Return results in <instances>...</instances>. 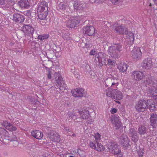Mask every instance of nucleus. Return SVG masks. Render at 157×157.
<instances>
[{"label":"nucleus","mask_w":157,"mask_h":157,"mask_svg":"<svg viewBox=\"0 0 157 157\" xmlns=\"http://www.w3.org/2000/svg\"><path fill=\"white\" fill-rule=\"evenodd\" d=\"M31 134L33 136L37 139H40L43 136L42 133L39 130L33 131Z\"/></svg>","instance_id":"19"},{"label":"nucleus","mask_w":157,"mask_h":157,"mask_svg":"<svg viewBox=\"0 0 157 157\" xmlns=\"http://www.w3.org/2000/svg\"><path fill=\"white\" fill-rule=\"evenodd\" d=\"M122 50L123 48L121 44H114L113 45L109 47L107 51L109 55L116 59L120 56Z\"/></svg>","instance_id":"3"},{"label":"nucleus","mask_w":157,"mask_h":157,"mask_svg":"<svg viewBox=\"0 0 157 157\" xmlns=\"http://www.w3.org/2000/svg\"><path fill=\"white\" fill-rule=\"evenodd\" d=\"M117 109L115 108H111V110L110 111L112 114H114L117 113Z\"/></svg>","instance_id":"57"},{"label":"nucleus","mask_w":157,"mask_h":157,"mask_svg":"<svg viewBox=\"0 0 157 157\" xmlns=\"http://www.w3.org/2000/svg\"><path fill=\"white\" fill-rule=\"evenodd\" d=\"M119 141L121 145L124 149H127L130 146V140L126 134H122L121 135Z\"/></svg>","instance_id":"6"},{"label":"nucleus","mask_w":157,"mask_h":157,"mask_svg":"<svg viewBox=\"0 0 157 157\" xmlns=\"http://www.w3.org/2000/svg\"><path fill=\"white\" fill-rule=\"evenodd\" d=\"M144 83L145 86L148 88L154 87V85H155V83L152 81L151 77L145 79L144 80Z\"/></svg>","instance_id":"17"},{"label":"nucleus","mask_w":157,"mask_h":157,"mask_svg":"<svg viewBox=\"0 0 157 157\" xmlns=\"http://www.w3.org/2000/svg\"><path fill=\"white\" fill-rule=\"evenodd\" d=\"M79 5L78 6V10H83L86 7L84 3L79 2Z\"/></svg>","instance_id":"42"},{"label":"nucleus","mask_w":157,"mask_h":157,"mask_svg":"<svg viewBox=\"0 0 157 157\" xmlns=\"http://www.w3.org/2000/svg\"><path fill=\"white\" fill-rule=\"evenodd\" d=\"M117 144L116 143L113 141H109L107 144V145L109 146L108 149L109 150L112 149L113 147H114V146H115Z\"/></svg>","instance_id":"37"},{"label":"nucleus","mask_w":157,"mask_h":157,"mask_svg":"<svg viewBox=\"0 0 157 157\" xmlns=\"http://www.w3.org/2000/svg\"><path fill=\"white\" fill-rule=\"evenodd\" d=\"M67 7V4L63 2H61L58 5V8L59 10H64L66 9Z\"/></svg>","instance_id":"31"},{"label":"nucleus","mask_w":157,"mask_h":157,"mask_svg":"<svg viewBox=\"0 0 157 157\" xmlns=\"http://www.w3.org/2000/svg\"><path fill=\"white\" fill-rule=\"evenodd\" d=\"M121 0H110L112 3L115 5L121 2Z\"/></svg>","instance_id":"50"},{"label":"nucleus","mask_w":157,"mask_h":157,"mask_svg":"<svg viewBox=\"0 0 157 157\" xmlns=\"http://www.w3.org/2000/svg\"><path fill=\"white\" fill-rule=\"evenodd\" d=\"M79 2L77 1H75L74 2L73 6L74 9L78 10V6L79 5Z\"/></svg>","instance_id":"48"},{"label":"nucleus","mask_w":157,"mask_h":157,"mask_svg":"<svg viewBox=\"0 0 157 157\" xmlns=\"http://www.w3.org/2000/svg\"><path fill=\"white\" fill-rule=\"evenodd\" d=\"M84 90L82 89H77L75 94H73V96L75 97H82L83 96Z\"/></svg>","instance_id":"27"},{"label":"nucleus","mask_w":157,"mask_h":157,"mask_svg":"<svg viewBox=\"0 0 157 157\" xmlns=\"http://www.w3.org/2000/svg\"><path fill=\"white\" fill-rule=\"evenodd\" d=\"M95 57V61H98V63L97 64V65L98 67H100L104 65H106L108 59L106 58V54L105 53L98 52V54L96 55Z\"/></svg>","instance_id":"5"},{"label":"nucleus","mask_w":157,"mask_h":157,"mask_svg":"<svg viewBox=\"0 0 157 157\" xmlns=\"http://www.w3.org/2000/svg\"><path fill=\"white\" fill-rule=\"evenodd\" d=\"M11 123L6 121H3L1 122V124L6 129H8Z\"/></svg>","instance_id":"33"},{"label":"nucleus","mask_w":157,"mask_h":157,"mask_svg":"<svg viewBox=\"0 0 157 157\" xmlns=\"http://www.w3.org/2000/svg\"><path fill=\"white\" fill-rule=\"evenodd\" d=\"M46 134L47 136L54 142H59L60 141V136L54 131H49Z\"/></svg>","instance_id":"7"},{"label":"nucleus","mask_w":157,"mask_h":157,"mask_svg":"<svg viewBox=\"0 0 157 157\" xmlns=\"http://www.w3.org/2000/svg\"><path fill=\"white\" fill-rule=\"evenodd\" d=\"M12 141L16 142H17L18 141L17 138V137L16 136V135H13V136L12 137V138L11 139V141Z\"/></svg>","instance_id":"56"},{"label":"nucleus","mask_w":157,"mask_h":157,"mask_svg":"<svg viewBox=\"0 0 157 157\" xmlns=\"http://www.w3.org/2000/svg\"><path fill=\"white\" fill-rule=\"evenodd\" d=\"M82 32L86 35L94 36L95 35V29L93 26H84L82 29Z\"/></svg>","instance_id":"8"},{"label":"nucleus","mask_w":157,"mask_h":157,"mask_svg":"<svg viewBox=\"0 0 157 157\" xmlns=\"http://www.w3.org/2000/svg\"><path fill=\"white\" fill-rule=\"evenodd\" d=\"M132 78L135 80L140 81L144 77L143 73L140 71H134L132 74Z\"/></svg>","instance_id":"12"},{"label":"nucleus","mask_w":157,"mask_h":157,"mask_svg":"<svg viewBox=\"0 0 157 157\" xmlns=\"http://www.w3.org/2000/svg\"><path fill=\"white\" fill-rule=\"evenodd\" d=\"M105 0H90V2L91 3H98L100 2H104Z\"/></svg>","instance_id":"54"},{"label":"nucleus","mask_w":157,"mask_h":157,"mask_svg":"<svg viewBox=\"0 0 157 157\" xmlns=\"http://www.w3.org/2000/svg\"><path fill=\"white\" fill-rule=\"evenodd\" d=\"M114 127H116V129H119L121 126V122L120 121L119 122H116L114 124Z\"/></svg>","instance_id":"45"},{"label":"nucleus","mask_w":157,"mask_h":157,"mask_svg":"<svg viewBox=\"0 0 157 157\" xmlns=\"http://www.w3.org/2000/svg\"><path fill=\"white\" fill-rule=\"evenodd\" d=\"M6 1L8 4L11 5L14 3V0H5V2Z\"/></svg>","instance_id":"51"},{"label":"nucleus","mask_w":157,"mask_h":157,"mask_svg":"<svg viewBox=\"0 0 157 157\" xmlns=\"http://www.w3.org/2000/svg\"><path fill=\"white\" fill-rule=\"evenodd\" d=\"M100 134L98 132H97L95 134V136H94L95 139H100Z\"/></svg>","instance_id":"58"},{"label":"nucleus","mask_w":157,"mask_h":157,"mask_svg":"<svg viewBox=\"0 0 157 157\" xmlns=\"http://www.w3.org/2000/svg\"><path fill=\"white\" fill-rule=\"evenodd\" d=\"M25 19L24 16L21 14L14 13L13 15V21L17 23H21L23 22Z\"/></svg>","instance_id":"10"},{"label":"nucleus","mask_w":157,"mask_h":157,"mask_svg":"<svg viewBox=\"0 0 157 157\" xmlns=\"http://www.w3.org/2000/svg\"><path fill=\"white\" fill-rule=\"evenodd\" d=\"M50 54H52V55L54 56V52L53 51H50L49 52H48V56H49Z\"/></svg>","instance_id":"61"},{"label":"nucleus","mask_w":157,"mask_h":157,"mask_svg":"<svg viewBox=\"0 0 157 157\" xmlns=\"http://www.w3.org/2000/svg\"><path fill=\"white\" fill-rule=\"evenodd\" d=\"M5 4V0H0V5H2Z\"/></svg>","instance_id":"60"},{"label":"nucleus","mask_w":157,"mask_h":157,"mask_svg":"<svg viewBox=\"0 0 157 157\" xmlns=\"http://www.w3.org/2000/svg\"><path fill=\"white\" fill-rule=\"evenodd\" d=\"M148 129L144 125L138 126V132L141 135L147 134Z\"/></svg>","instance_id":"24"},{"label":"nucleus","mask_w":157,"mask_h":157,"mask_svg":"<svg viewBox=\"0 0 157 157\" xmlns=\"http://www.w3.org/2000/svg\"><path fill=\"white\" fill-rule=\"evenodd\" d=\"M71 19L75 27L80 22L79 19L77 16L73 17L71 18Z\"/></svg>","instance_id":"29"},{"label":"nucleus","mask_w":157,"mask_h":157,"mask_svg":"<svg viewBox=\"0 0 157 157\" xmlns=\"http://www.w3.org/2000/svg\"><path fill=\"white\" fill-rule=\"evenodd\" d=\"M131 54L133 58L136 59L140 58L141 56L142 53L139 47H135L131 52Z\"/></svg>","instance_id":"15"},{"label":"nucleus","mask_w":157,"mask_h":157,"mask_svg":"<svg viewBox=\"0 0 157 157\" xmlns=\"http://www.w3.org/2000/svg\"><path fill=\"white\" fill-rule=\"evenodd\" d=\"M28 99L29 101L31 102L32 104L34 105H36V101L38 102L37 100H35L34 98L32 97L29 96L28 98Z\"/></svg>","instance_id":"43"},{"label":"nucleus","mask_w":157,"mask_h":157,"mask_svg":"<svg viewBox=\"0 0 157 157\" xmlns=\"http://www.w3.org/2000/svg\"><path fill=\"white\" fill-rule=\"evenodd\" d=\"M66 25L67 27L70 28H73L75 27L71 19L67 21Z\"/></svg>","instance_id":"38"},{"label":"nucleus","mask_w":157,"mask_h":157,"mask_svg":"<svg viewBox=\"0 0 157 157\" xmlns=\"http://www.w3.org/2000/svg\"><path fill=\"white\" fill-rule=\"evenodd\" d=\"M129 134L131 137L132 141L136 143L137 142L139 139L137 132L133 128H131L129 129Z\"/></svg>","instance_id":"14"},{"label":"nucleus","mask_w":157,"mask_h":157,"mask_svg":"<svg viewBox=\"0 0 157 157\" xmlns=\"http://www.w3.org/2000/svg\"><path fill=\"white\" fill-rule=\"evenodd\" d=\"M22 31L25 34L33 36L34 31V28L30 25H24L21 27Z\"/></svg>","instance_id":"9"},{"label":"nucleus","mask_w":157,"mask_h":157,"mask_svg":"<svg viewBox=\"0 0 157 157\" xmlns=\"http://www.w3.org/2000/svg\"><path fill=\"white\" fill-rule=\"evenodd\" d=\"M124 34L127 35V37L130 39L131 42H133L134 40V36L133 33L131 31H128V29H126Z\"/></svg>","instance_id":"26"},{"label":"nucleus","mask_w":157,"mask_h":157,"mask_svg":"<svg viewBox=\"0 0 157 157\" xmlns=\"http://www.w3.org/2000/svg\"><path fill=\"white\" fill-rule=\"evenodd\" d=\"M152 63L151 59L147 58L144 60L143 62L142 63V67L144 69H149L152 67Z\"/></svg>","instance_id":"13"},{"label":"nucleus","mask_w":157,"mask_h":157,"mask_svg":"<svg viewBox=\"0 0 157 157\" xmlns=\"http://www.w3.org/2000/svg\"><path fill=\"white\" fill-rule=\"evenodd\" d=\"M112 149L113 153L117 155V157L118 156L121 157V156H123V155L121 153V149L118 148L117 144L114 146V147H113Z\"/></svg>","instance_id":"20"},{"label":"nucleus","mask_w":157,"mask_h":157,"mask_svg":"<svg viewBox=\"0 0 157 157\" xmlns=\"http://www.w3.org/2000/svg\"><path fill=\"white\" fill-rule=\"evenodd\" d=\"M71 72H72L73 73L74 72V71H75V70L74 69H72L71 70Z\"/></svg>","instance_id":"64"},{"label":"nucleus","mask_w":157,"mask_h":157,"mask_svg":"<svg viewBox=\"0 0 157 157\" xmlns=\"http://www.w3.org/2000/svg\"><path fill=\"white\" fill-rule=\"evenodd\" d=\"M137 154L139 157H143L144 154L143 149H140L139 151H137Z\"/></svg>","instance_id":"46"},{"label":"nucleus","mask_w":157,"mask_h":157,"mask_svg":"<svg viewBox=\"0 0 157 157\" xmlns=\"http://www.w3.org/2000/svg\"><path fill=\"white\" fill-rule=\"evenodd\" d=\"M147 95L149 97L157 96V88H155V89L153 90L151 89H149L147 90Z\"/></svg>","instance_id":"21"},{"label":"nucleus","mask_w":157,"mask_h":157,"mask_svg":"<svg viewBox=\"0 0 157 157\" xmlns=\"http://www.w3.org/2000/svg\"><path fill=\"white\" fill-rule=\"evenodd\" d=\"M120 117L118 115H114L113 117V120L115 123L120 122Z\"/></svg>","instance_id":"44"},{"label":"nucleus","mask_w":157,"mask_h":157,"mask_svg":"<svg viewBox=\"0 0 157 157\" xmlns=\"http://www.w3.org/2000/svg\"><path fill=\"white\" fill-rule=\"evenodd\" d=\"M59 88L60 90L62 91L63 92L66 89V86L64 83L61 85V86H60V87H59Z\"/></svg>","instance_id":"47"},{"label":"nucleus","mask_w":157,"mask_h":157,"mask_svg":"<svg viewBox=\"0 0 157 157\" xmlns=\"http://www.w3.org/2000/svg\"><path fill=\"white\" fill-rule=\"evenodd\" d=\"M116 88H112V87H109L106 90V94L108 97L117 100H120L122 98V94L121 91Z\"/></svg>","instance_id":"4"},{"label":"nucleus","mask_w":157,"mask_h":157,"mask_svg":"<svg viewBox=\"0 0 157 157\" xmlns=\"http://www.w3.org/2000/svg\"><path fill=\"white\" fill-rule=\"evenodd\" d=\"M97 147H96V149H95L96 150L100 152L104 150V147L101 144L97 143Z\"/></svg>","instance_id":"34"},{"label":"nucleus","mask_w":157,"mask_h":157,"mask_svg":"<svg viewBox=\"0 0 157 157\" xmlns=\"http://www.w3.org/2000/svg\"><path fill=\"white\" fill-rule=\"evenodd\" d=\"M36 9V14L38 18L42 21L45 20L48 13L47 3L42 0L38 3Z\"/></svg>","instance_id":"2"},{"label":"nucleus","mask_w":157,"mask_h":157,"mask_svg":"<svg viewBox=\"0 0 157 157\" xmlns=\"http://www.w3.org/2000/svg\"><path fill=\"white\" fill-rule=\"evenodd\" d=\"M8 130L10 131H14L17 130V128L16 126L13 125L11 124L10 126L8 127Z\"/></svg>","instance_id":"40"},{"label":"nucleus","mask_w":157,"mask_h":157,"mask_svg":"<svg viewBox=\"0 0 157 157\" xmlns=\"http://www.w3.org/2000/svg\"><path fill=\"white\" fill-rule=\"evenodd\" d=\"M76 134L75 133H73L72 135V136L73 137H75L76 136Z\"/></svg>","instance_id":"63"},{"label":"nucleus","mask_w":157,"mask_h":157,"mask_svg":"<svg viewBox=\"0 0 157 157\" xmlns=\"http://www.w3.org/2000/svg\"><path fill=\"white\" fill-rule=\"evenodd\" d=\"M48 73H47V77L49 79H50L51 78L52 76V72L51 71L50 68H48Z\"/></svg>","instance_id":"49"},{"label":"nucleus","mask_w":157,"mask_h":157,"mask_svg":"<svg viewBox=\"0 0 157 157\" xmlns=\"http://www.w3.org/2000/svg\"><path fill=\"white\" fill-rule=\"evenodd\" d=\"M8 135V132L4 128L0 127V136L6 137Z\"/></svg>","instance_id":"28"},{"label":"nucleus","mask_w":157,"mask_h":157,"mask_svg":"<svg viewBox=\"0 0 157 157\" xmlns=\"http://www.w3.org/2000/svg\"><path fill=\"white\" fill-rule=\"evenodd\" d=\"M40 23L42 25H45L46 24V22L44 21L43 22V21H40Z\"/></svg>","instance_id":"62"},{"label":"nucleus","mask_w":157,"mask_h":157,"mask_svg":"<svg viewBox=\"0 0 157 157\" xmlns=\"http://www.w3.org/2000/svg\"><path fill=\"white\" fill-rule=\"evenodd\" d=\"M25 15L28 17L29 18H31L32 17H33V16H32V14H33L34 15H35L36 14V12H32L30 10H27L26 12H25Z\"/></svg>","instance_id":"35"},{"label":"nucleus","mask_w":157,"mask_h":157,"mask_svg":"<svg viewBox=\"0 0 157 157\" xmlns=\"http://www.w3.org/2000/svg\"><path fill=\"white\" fill-rule=\"evenodd\" d=\"M73 74L75 75V77L78 79H79L80 77V75L79 74L78 72L76 71H74L73 73Z\"/></svg>","instance_id":"55"},{"label":"nucleus","mask_w":157,"mask_h":157,"mask_svg":"<svg viewBox=\"0 0 157 157\" xmlns=\"http://www.w3.org/2000/svg\"><path fill=\"white\" fill-rule=\"evenodd\" d=\"M48 34H44L40 35L38 36L37 39L40 40H46L49 38Z\"/></svg>","instance_id":"32"},{"label":"nucleus","mask_w":157,"mask_h":157,"mask_svg":"<svg viewBox=\"0 0 157 157\" xmlns=\"http://www.w3.org/2000/svg\"><path fill=\"white\" fill-rule=\"evenodd\" d=\"M117 68L121 72L124 73L126 72L127 68V65L124 63H119Z\"/></svg>","instance_id":"22"},{"label":"nucleus","mask_w":157,"mask_h":157,"mask_svg":"<svg viewBox=\"0 0 157 157\" xmlns=\"http://www.w3.org/2000/svg\"><path fill=\"white\" fill-rule=\"evenodd\" d=\"M126 29H127L125 27L121 25L115 27V30L117 33L123 35L124 34V32Z\"/></svg>","instance_id":"23"},{"label":"nucleus","mask_w":157,"mask_h":157,"mask_svg":"<svg viewBox=\"0 0 157 157\" xmlns=\"http://www.w3.org/2000/svg\"><path fill=\"white\" fill-rule=\"evenodd\" d=\"M17 5L21 9H27L30 7L28 0H20L17 2Z\"/></svg>","instance_id":"16"},{"label":"nucleus","mask_w":157,"mask_h":157,"mask_svg":"<svg viewBox=\"0 0 157 157\" xmlns=\"http://www.w3.org/2000/svg\"><path fill=\"white\" fill-rule=\"evenodd\" d=\"M107 62L108 65L110 67L113 66L115 64L114 61L110 59H108Z\"/></svg>","instance_id":"39"},{"label":"nucleus","mask_w":157,"mask_h":157,"mask_svg":"<svg viewBox=\"0 0 157 157\" xmlns=\"http://www.w3.org/2000/svg\"><path fill=\"white\" fill-rule=\"evenodd\" d=\"M62 37L65 40H70L71 37L68 33H63L62 34Z\"/></svg>","instance_id":"36"},{"label":"nucleus","mask_w":157,"mask_h":157,"mask_svg":"<svg viewBox=\"0 0 157 157\" xmlns=\"http://www.w3.org/2000/svg\"><path fill=\"white\" fill-rule=\"evenodd\" d=\"M54 77H55V80H56V78L57 79V78H58V77H61L60 76V74L59 72L55 73L54 74Z\"/></svg>","instance_id":"53"},{"label":"nucleus","mask_w":157,"mask_h":157,"mask_svg":"<svg viewBox=\"0 0 157 157\" xmlns=\"http://www.w3.org/2000/svg\"><path fill=\"white\" fill-rule=\"evenodd\" d=\"M81 118L86 119H88L90 117L89 111L87 110H84L79 112Z\"/></svg>","instance_id":"25"},{"label":"nucleus","mask_w":157,"mask_h":157,"mask_svg":"<svg viewBox=\"0 0 157 157\" xmlns=\"http://www.w3.org/2000/svg\"><path fill=\"white\" fill-rule=\"evenodd\" d=\"M56 83V86L58 87H60L61 85L63 83V81L62 77H59L58 78H56L55 80Z\"/></svg>","instance_id":"30"},{"label":"nucleus","mask_w":157,"mask_h":157,"mask_svg":"<svg viewBox=\"0 0 157 157\" xmlns=\"http://www.w3.org/2000/svg\"><path fill=\"white\" fill-rule=\"evenodd\" d=\"M97 142H95V141H94V142H90V143L89 144V145L91 148L95 150L96 149V144H97Z\"/></svg>","instance_id":"41"},{"label":"nucleus","mask_w":157,"mask_h":157,"mask_svg":"<svg viewBox=\"0 0 157 157\" xmlns=\"http://www.w3.org/2000/svg\"><path fill=\"white\" fill-rule=\"evenodd\" d=\"M135 108L138 112H143L149 109L151 112L157 110V103L153 102L152 99H142L139 100L135 105Z\"/></svg>","instance_id":"1"},{"label":"nucleus","mask_w":157,"mask_h":157,"mask_svg":"<svg viewBox=\"0 0 157 157\" xmlns=\"http://www.w3.org/2000/svg\"><path fill=\"white\" fill-rule=\"evenodd\" d=\"M113 79L111 78L107 79L106 81L105 82V86L106 87H108L110 86H111L110 87H112V88H117V83H115L113 82Z\"/></svg>","instance_id":"18"},{"label":"nucleus","mask_w":157,"mask_h":157,"mask_svg":"<svg viewBox=\"0 0 157 157\" xmlns=\"http://www.w3.org/2000/svg\"><path fill=\"white\" fill-rule=\"evenodd\" d=\"M150 126H152L153 128H155L157 126V114L155 113H153L151 115L150 118Z\"/></svg>","instance_id":"11"},{"label":"nucleus","mask_w":157,"mask_h":157,"mask_svg":"<svg viewBox=\"0 0 157 157\" xmlns=\"http://www.w3.org/2000/svg\"><path fill=\"white\" fill-rule=\"evenodd\" d=\"M97 54H98V53H97V51H96L94 49L91 50L90 53V56H92L95 55H96Z\"/></svg>","instance_id":"52"},{"label":"nucleus","mask_w":157,"mask_h":157,"mask_svg":"<svg viewBox=\"0 0 157 157\" xmlns=\"http://www.w3.org/2000/svg\"><path fill=\"white\" fill-rule=\"evenodd\" d=\"M63 129L67 131V132H70L71 131V129H70V128L68 127H64Z\"/></svg>","instance_id":"59"}]
</instances>
